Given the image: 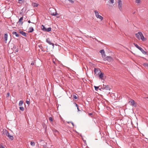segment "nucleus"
I'll return each instance as SVG.
<instances>
[{
	"mask_svg": "<svg viewBox=\"0 0 148 148\" xmlns=\"http://www.w3.org/2000/svg\"><path fill=\"white\" fill-rule=\"evenodd\" d=\"M136 37L138 39H141L142 41H145L146 40V38H145L143 34L141 32H138V33L135 34Z\"/></svg>",
	"mask_w": 148,
	"mask_h": 148,
	"instance_id": "f257e3e1",
	"label": "nucleus"
},
{
	"mask_svg": "<svg viewBox=\"0 0 148 148\" xmlns=\"http://www.w3.org/2000/svg\"><path fill=\"white\" fill-rule=\"evenodd\" d=\"M49 11L50 14L52 15L56 16L58 14L56 12V10L53 8H50Z\"/></svg>",
	"mask_w": 148,
	"mask_h": 148,
	"instance_id": "f03ea898",
	"label": "nucleus"
},
{
	"mask_svg": "<svg viewBox=\"0 0 148 148\" xmlns=\"http://www.w3.org/2000/svg\"><path fill=\"white\" fill-rule=\"evenodd\" d=\"M118 3V8L119 10L121 11H122V1L121 0H118L117 1Z\"/></svg>",
	"mask_w": 148,
	"mask_h": 148,
	"instance_id": "7ed1b4c3",
	"label": "nucleus"
},
{
	"mask_svg": "<svg viewBox=\"0 0 148 148\" xmlns=\"http://www.w3.org/2000/svg\"><path fill=\"white\" fill-rule=\"evenodd\" d=\"M94 12L96 17L97 18L100 19L101 21H102L103 19V17L99 15V13L96 10H95Z\"/></svg>",
	"mask_w": 148,
	"mask_h": 148,
	"instance_id": "20e7f679",
	"label": "nucleus"
},
{
	"mask_svg": "<svg viewBox=\"0 0 148 148\" xmlns=\"http://www.w3.org/2000/svg\"><path fill=\"white\" fill-rule=\"evenodd\" d=\"M129 103L131 106H134L135 107L136 106V103H135V101L131 99L129 102Z\"/></svg>",
	"mask_w": 148,
	"mask_h": 148,
	"instance_id": "39448f33",
	"label": "nucleus"
},
{
	"mask_svg": "<svg viewBox=\"0 0 148 148\" xmlns=\"http://www.w3.org/2000/svg\"><path fill=\"white\" fill-rule=\"evenodd\" d=\"M5 134L10 140H12L13 139V136L10 135L9 132L7 131H5Z\"/></svg>",
	"mask_w": 148,
	"mask_h": 148,
	"instance_id": "423d86ee",
	"label": "nucleus"
},
{
	"mask_svg": "<svg viewBox=\"0 0 148 148\" xmlns=\"http://www.w3.org/2000/svg\"><path fill=\"white\" fill-rule=\"evenodd\" d=\"M105 59L109 62H111L113 61V58L110 56H107L105 58Z\"/></svg>",
	"mask_w": 148,
	"mask_h": 148,
	"instance_id": "0eeeda50",
	"label": "nucleus"
},
{
	"mask_svg": "<svg viewBox=\"0 0 148 148\" xmlns=\"http://www.w3.org/2000/svg\"><path fill=\"white\" fill-rule=\"evenodd\" d=\"M101 72L100 70L99 69L95 68L94 69V73L98 75Z\"/></svg>",
	"mask_w": 148,
	"mask_h": 148,
	"instance_id": "6e6552de",
	"label": "nucleus"
},
{
	"mask_svg": "<svg viewBox=\"0 0 148 148\" xmlns=\"http://www.w3.org/2000/svg\"><path fill=\"white\" fill-rule=\"evenodd\" d=\"M47 42L50 45H52L53 48L54 47V44L51 42L49 38H48L46 39Z\"/></svg>",
	"mask_w": 148,
	"mask_h": 148,
	"instance_id": "1a4fd4ad",
	"label": "nucleus"
},
{
	"mask_svg": "<svg viewBox=\"0 0 148 148\" xmlns=\"http://www.w3.org/2000/svg\"><path fill=\"white\" fill-rule=\"evenodd\" d=\"M23 17H21L19 19L18 23H19L20 24L22 25L23 24Z\"/></svg>",
	"mask_w": 148,
	"mask_h": 148,
	"instance_id": "9d476101",
	"label": "nucleus"
},
{
	"mask_svg": "<svg viewBox=\"0 0 148 148\" xmlns=\"http://www.w3.org/2000/svg\"><path fill=\"white\" fill-rule=\"evenodd\" d=\"M103 75L104 74L103 73L100 72L98 75H99L100 78L101 79H103Z\"/></svg>",
	"mask_w": 148,
	"mask_h": 148,
	"instance_id": "9b49d317",
	"label": "nucleus"
},
{
	"mask_svg": "<svg viewBox=\"0 0 148 148\" xmlns=\"http://www.w3.org/2000/svg\"><path fill=\"white\" fill-rule=\"evenodd\" d=\"M34 29L32 27H31L29 28L28 30V32H32L34 31Z\"/></svg>",
	"mask_w": 148,
	"mask_h": 148,
	"instance_id": "f8f14e48",
	"label": "nucleus"
},
{
	"mask_svg": "<svg viewBox=\"0 0 148 148\" xmlns=\"http://www.w3.org/2000/svg\"><path fill=\"white\" fill-rule=\"evenodd\" d=\"M20 33L24 36H27L26 33L25 32H24L23 31H20Z\"/></svg>",
	"mask_w": 148,
	"mask_h": 148,
	"instance_id": "ddd939ff",
	"label": "nucleus"
},
{
	"mask_svg": "<svg viewBox=\"0 0 148 148\" xmlns=\"http://www.w3.org/2000/svg\"><path fill=\"white\" fill-rule=\"evenodd\" d=\"M138 49H139L144 54H146V52L141 47H140Z\"/></svg>",
	"mask_w": 148,
	"mask_h": 148,
	"instance_id": "4468645a",
	"label": "nucleus"
},
{
	"mask_svg": "<svg viewBox=\"0 0 148 148\" xmlns=\"http://www.w3.org/2000/svg\"><path fill=\"white\" fill-rule=\"evenodd\" d=\"M104 89L107 90H110V88L108 86H106L104 88Z\"/></svg>",
	"mask_w": 148,
	"mask_h": 148,
	"instance_id": "2eb2a0df",
	"label": "nucleus"
},
{
	"mask_svg": "<svg viewBox=\"0 0 148 148\" xmlns=\"http://www.w3.org/2000/svg\"><path fill=\"white\" fill-rule=\"evenodd\" d=\"M32 5L34 7H37L38 5V4L36 3H32Z\"/></svg>",
	"mask_w": 148,
	"mask_h": 148,
	"instance_id": "dca6fc26",
	"label": "nucleus"
},
{
	"mask_svg": "<svg viewBox=\"0 0 148 148\" xmlns=\"http://www.w3.org/2000/svg\"><path fill=\"white\" fill-rule=\"evenodd\" d=\"M8 35L7 34H5L4 36V38L5 40L6 41V42L8 39Z\"/></svg>",
	"mask_w": 148,
	"mask_h": 148,
	"instance_id": "f3484780",
	"label": "nucleus"
},
{
	"mask_svg": "<svg viewBox=\"0 0 148 148\" xmlns=\"http://www.w3.org/2000/svg\"><path fill=\"white\" fill-rule=\"evenodd\" d=\"M143 65L145 67L147 68L148 69V63H144L143 64Z\"/></svg>",
	"mask_w": 148,
	"mask_h": 148,
	"instance_id": "a211bd4d",
	"label": "nucleus"
},
{
	"mask_svg": "<svg viewBox=\"0 0 148 148\" xmlns=\"http://www.w3.org/2000/svg\"><path fill=\"white\" fill-rule=\"evenodd\" d=\"M12 34L14 35H15L16 36V37H18L19 36V34L17 33V32H12Z\"/></svg>",
	"mask_w": 148,
	"mask_h": 148,
	"instance_id": "6ab92c4d",
	"label": "nucleus"
},
{
	"mask_svg": "<svg viewBox=\"0 0 148 148\" xmlns=\"http://www.w3.org/2000/svg\"><path fill=\"white\" fill-rule=\"evenodd\" d=\"M23 101L21 100L20 101L19 103V106H21L23 104Z\"/></svg>",
	"mask_w": 148,
	"mask_h": 148,
	"instance_id": "aec40b11",
	"label": "nucleus"
},
{
	"mask_svg": "<svg viewBox=\"0 0 148 148\" xmlns=\"http://www.w3.org/2000/svg\"><path fill=\"white\" fill-rule=\"evenodd\" d=\"M30 144L32 146H34L35 145V143L34 142L32 141L31 142Z\"/></svg>",
	"mask_w": 148,
	"mask_h": 148,
	"instance_id": "412c9836",
	"label": "nucleus"
},
{
	"mask_svg": "<svg viewBox=\"0 0 148 148\" xmlns=\"http://www.w3.org/2000/svg\"><path fill=\"white\" fill-rule=\"evenodd\" d=\"M51 27H49L46 29V31L49 32L51 30Z\"/></svg>",
	"mask_w": 148,
	"mask_h": 148,
	"instance_id": "4be33fe9",
	"label": "nucleus"
},
{
	"mask_svg": "<svg viewBox=\"0 0 148 148\" xmlns=\"http://www.w3.org/2000/svg\"><path fill=\"white\" fill-rule=\"evenodd\" d=\"M141 1L140 0H136L135 1V2L138 4L140 3Z\"/></svg>",
	"mask_w": 148,
	"mask_h": 148,
	"instance_id": "5701e85b",
	"label": "nucleus"
},
{
	"mask_svg": "<svg viewBox=\"0 0 148 148\" xmlns=\"http://www.w3.org/2000/svg\"><path fill=\"white\" fill-rule=\"evenodd\" d=\"M42 28L43 30L46 31V28L45 27V26L43 25H42Z\"/></svg>",
	"mask_w": 148,
	"mask_h": 148,
	"instance_id": "b1692460",
	"label": "nucleus"
},
{
	"mask_svg": "<svg viewBox=\"0 0 148 148\" xmlns=\"http://www.w3.org/2000/svg\"><path fill=\"white\" fill-rule=\"evenodd\" d=\"M134 45L138 49H139V48L140 47L137 44H136L135 43H134Z\"/></svg>",
	"mask_w": 148,
	"mask_h": 148,
	"instance_id": "393cba45",
	"label": "nucleus"
},
{
	"mask_svg": "<svg viewBox=\"0 0 148 148\" xmlns=\"http://www.w3.org/2000/svg\"><path fill=\"white\" fill-rule=\"evenodd\" d=\"M19 108L22 111H23L24 110V108L23 107H19Z\"/></svg>",
	"mask_w": 148,
	"mask_h": 148,
	"instance_id": "a878e982",
	"label": "nucleus"
},
{
	"mask_svg": "<svg viewBox=\"0 0 148 148\" xmlns=\"http://www.w3.org/2000/svg\"><path fill=\"white\" fill-rule=\"evenodd\" d=\"M49 120L51 122H52L53 121V119L51 117H49Z\"/></svg>",
	"mask_w": 148,
	"mask_h": 148,
	"instance_id": "bb28decb",
	"label": "nucleus"
},
{
	"mask_svg": "<svg viewBox=\"0 0 148 148\" xmlns=\"http://www.w3.org/2000/svg\"><path fill=\"white\" fill-rule=\"evenodd\" d=\"M26 102L27 104L29 105L30 104L29 99V100H26Z\"/></svg>",
	"mask_w": 148,
	"mask_h": 148,
	"instance_id": "cd10ccee",
	"label": "nucleus"
},
{
	"mask_svg": "<svg viewBox=\"0 0 148 148\" xmlns=\"http://www.w3.org/2000/svg\"><path fill=\"white\" fill-rule=\"evenodd\" d=\"M100 52L101 53H104V50H101L100 51Z\"/></svg>",
	"mask_w": 148,
	"mask_h": 148,
	"instance_id": "c85d7f7f",
	"label": "nucleus"
},
{
	"mask_svg": "<svg viewBox=\"0 0 148 148\" xmlns=\"http://www.w3.org/2000/svg\"><path fill=\"white\" fill-rule=\"evenodd\" d=\"M94 87L95 88V90H97V91L98 90V89L99 88V87L98 86H94Z\"/></svg>",
	"mask_w": 148,
	"mask_h": 148,
	"instance_id": "c756f323",
	"label": "nucleus"
},
{
	"mask_svg": "<svg viewBox=\"0 0 148 148\" xmlns=\"http://www.w3.org/2000/svg\"><path fill=\"white\" fill-rule=\"evenodd\" d=\"M75 106L76 107H77V109L78 110V111H79L80 110H79V108H78V106L77 105V104L76 103H75Z\"/></svg>",
	"mask_w": 148,
	"mask_h": 148,
	"instance_id": "7c9ffc66",
	"label": "nucleus"
},
{
	"mask_svg": "<svg viewBox=\"0 0 148 148\" xmlns=\"http://www.w3.org/2000/svg\"><path fill=\"white\" fill-rule=\"evenodd\" d=\"M0 148H5L2 145V144L0 145Z\"/></svg>",
	"mask_w": 148,
	"mask_h": 148,
	"instance_id": "2f4dec72",
	"label": "nucleus"
},
{
	"mask_svg": "<svg viewBox=\"0 0 148 148\" xmlns=\"http://www.w3.org/2000/svg\"><path fill=\"white\" fill-rule=\"evenodd\" d=\"M73 98L75 99H77V97L75 95H73Z\"/></svg>",
	"mask_w": 148,
	"mask_h": 148,
	"instance_id": "473e14b6",
	"label": "nucleus"
},
{
	"mask_svg": "<svg viewBox=\"0 0 148 148\" xmlns=\"http://www.w3.org/2000/svg\"><path fill=\"white\" fill-rule=\"evenodd\" d=\"M110 1L111 3H114V0H110Z\"/></svg>",
	"mask_w": 148,
	"mask_h": 148,
	"instance_id": "72a5a7b5",
	"label": "nucleus"
},
{
	"mask_svg": "<svg viewBox=\"0 0 148 148\" xmlns=\"http://www.w3.org/2000/svg\"><path fill=\"white\" fill-rule=\"evenodd\" d=\"M10 94L9 92H8L7 93V97H8L9 96H10Z\"/></svg>",
	"mask_w": 148,
	"mask_h": 148,
	"instance_id": "f704fd0d",
	"label": "nucleus"
},
{
	"mask_svg": "<svg viewBox=\"0 0 148 148\" xmlns=\"http://www.w3.org/2000/svg\"><path fill=\"white\" fill-rule=\"evenodd\" d=\"M88 115L90 116L92 115V113H89V114H88Z\"/></svg>",
	"mask_w": 148,
	"mask_h": 148,
	"instance_id": "c9c22d12",
	"label": "nucleus"
},
{
	"mask_svg": "<svg viewBox=\"0 0 148 148\" xmlns=\"http://www.w3.org/2000/svg\"><path fill=\"white\" fill-rule=\"evenodd\" d=\"M31 65H34V63L33 62H32L31 63Z\"/></svg>",
	"mask_w": 148,
	"mask_h": 148,
	"instance_id": "e433bc0d",
	"label": "nucleus"
},
{
	"mask_svg": "<svg viewBox=\"0 0 148 148\" xmlns=\"http://www.w3.org/2000/svg\"><path fill=\"white\" fill-rule=\"evenodd\" d=\"M28 22L29 23H31V21H30V20L28 21Z\"/></svg>",
	"mask_w": 148,
	"mask_h": 148,
	"instance_id": "4c0bfd02",
	"label": "nucleus"
},
{
	"mask_svg": "<svg viewBox=\"0 0 148 148\" xmlns=\"http://www.w3.org/2000/svg\"><path fill=\"white\" fill-rule=\"evenodd\" d=\"M55 132H57V133H58V132L57 130H55Z\"/></svg>",
	"mask_w": 148,
	"mask_h": 148,
	"instance_id": "58836bf2",
	"label": "nucleus"
},
{
	"mask_svg": "<svg viewBox=\"0 0 148 148\" xmlns=\"http://www.w3.org/2000/svg\"><path fill=\"white\" fill-rule=\"evenodd\" d=\"M73 125V126H74V124L73 123V122L71 123Z\"/></svg>",
	"mask_w": 148,
	"mask_h": 148,
	"instance_id": "ea45409f",
	"label": "nucleus"
},
{
	"mask_svg": "<svg viewBox=\"0 0 148 148\" xmlns=\"http://www.w3.org/2000/svg\"><path fill=\"white\" fill-rule=\"evenodd\" d=\"M47 50H48V49H47V51L48 52V51H47Z\"/></svg>",
	"mask_w": 148,
	"mask_h": 148,
	"instance_id": "a19ab883",
	"label": "nucleus"
},
{
	"mask_svg": "<svg viewBox=\"0 0 148 148\" xmlns=\"http://www.w3.org/2000/svg\"><path fill=\"white\" fill-rule=\"evenodd\" d=\"M147 98H148V97H147Z\"/></svg>",
	"mask_w": 148,
	"mask_h": 148,
	"instance_id": "79ce46f5",
	"label": "nucleus"
},
{
	"mask_svg": "<svg viewBox=\"0 0 148 148\" xmlns=\"http://www.w3.org/2000/svg\"><path fill=\"white\" fill-rule=\"evenodd\" d=\"M7 1H8L9 0H7Z\"/></svg>",
	"mask_w": 148,
	"mask_h": 148,
	"instance_id": "37998d69",
	"label": "nucleus"
}]
</instances>
